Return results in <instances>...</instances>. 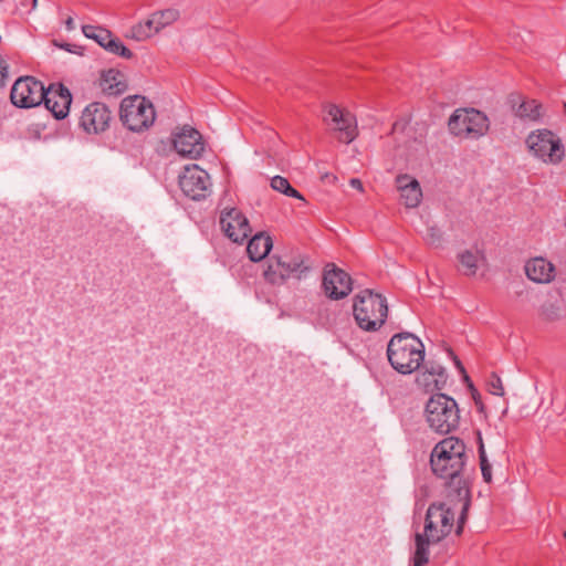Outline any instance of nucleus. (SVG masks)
<instances>
[{"mask_svg": "<svg viewBox=\"0 0 566 566\" xmlns=\"http://www.w3.org/2000/svg\"><path fill=\"white\" fill-rule=\"evenodd\" d=\"M558 311H559V308L557 306H555L552 303H548V304H544L541 307V315L544 319L553 322L558 318V316H559Z\"/></svg>", "mask_w": 566, "mask_h": 566, "instance_id": "obj_32", "label": "nucleus"}, {"mask_svg": "<svg viewBox=\"0 0 566 566\" xmlns=\"http://www.w3.org/2000/svg\"><path fill=\"white\" fill-rule=\"evenodd\" d=\"M354 318L363 331L376 332L385 324L388 304L384 295L366 289L354 297Z\"/></svg>", "mask_w": 566, "mask_h": 566, "instance_id": "obj_4", "label": "nucleus"}, {"mask_svg": "<svg viewBox=\"0 0 566 566\" xmlns=\"http://www.w3.org/2000/svg\"><path fill=\"white\" fill-rule=\"evenodd\" d=\"M486 385H488V390L490 394L495 395V396L504 395V388L502 385V380H501L500 376H497L495 373H492L490 375Z\"/></svg>", "mask_w": 566, "mask_h": 566, "instance_id": "obj_31", "label": "nucleus"}, {"mask_svg": "<svg viewBox=\"0 0 566 566\" xmlns=\"http://www.w3.org/2000/svg\"><path fill=\"white\" fill-rule=\"evenodd\" d=\"M273 242L269 234L260 232L253 235L247 247V253L251 261L259 262L270 253Z\"/></svg>", "mask_w": 566, "mask_h": 566, "instance_id": "obj_24", "label": "nucleus"}, {"mask_svg": "<svg viewBox=\"0 0 566 566\" xmlns=\"http://www.w3.org/2000/svg\"><path fill=\"white\" fill-rule=\"evenodd\" d=\"M448 381V374L440 364L429 361L424 365V369L418 374L416 382L426 392L442 390Z\"/></svg>", "mask_w": 566, "mask_h": 566, "instance_id": "obj_19", "label": "nucleus"}, {"mask_svg": "<svg viewBox=\"0 0 566 566\" xmlns=\"http://www.w3.org/2000/svg\"><path fill=\"white\" fill-rule=\"evenodd\" d=\"M209 175L197 165L186 167L179 176V187L192 200L205 199L209 193Z\"/></svg>", "mask_w": 566, "mask_h": 566, "instance_id": "obj_13", "label": "nucleus"}, {"mask_svg": "<svg viewBox=\"0 0 566 566\" xmlns=\"http://www.w3.org/2000/svg\"><path fill=\"white\" fill-rule=\"evenodd\" d=\"M424 417L428 426L437 433L448 434L460 424V410L457 401L442 392L432 395L426 403Z\"/></svg>", "mask_w": 566, "mask_h": 566, "instance_id": "obj_5", "label": "nucleus"}, {"mask_svg": "<svg viewBox=\"0 0 566 566\" xmlns=\"http://www.w3.org/2000/svg\"><path fill=\"white\" fill-rule=\"evenodd\" d=\"M307 270L301 256L274 254L268 259L263 275L270 284L282 285L291 276L301 279Z\"/></svg>", "mask_w": 566, "mask_h": 566, "instance_id": "obj_9", "label": "nucleus"}, {"mask_svg": "<svg viewBox=\"0 0 566 566\" xmlns=\"http://www.w3.org/2000/svg\"><path fill=\"white\" fill-rule=\"evenodd\" d=\"M470 387V390H471V396H472V399L474 400V403L476 406V409L480 413H484L485 415V406L484 403L482 402V398H481V395L480 392L478 391V389H475L473 387L472 384L469 385Z\"/></svg>", "mask_w": 566, "mask_h": 566, "instance_id": "obj_34", "label": "nucleus"}, {"mask_svg": "<svg viewBox=\"0 0 566 566\" xmlns=\"http://www.w3.org/2000/svg\"><path fill=\"white\" fill-rule=\"evenodd\" d=\"M564 107H565V109H566V102L564 103Z\"/></svg>", "mask_w": 566, "mask_h": 566, "instance_id": "obj_43", "label": "nucleus"}, {"mask_svg": "<svg viewBox=\"0 0 566 566\" xmlns=\"http://www.w3.org/2000/svg\"><path fill=\"white\" fill-rule=\"evenodd\" d=\"M113 114L102 102H92L84 107L80 117V126L87 134H101L109 128Z\"/></svg>", "mask_w": 566, "mask_h": 566, "instance_id": "obj_12", "label": "nucleus"}, {"mask_svg": "<svg viewBox=\"0 0 566 566\" xmlns=\"http://www.w3.org/2000/svg\"><path fill=\"white\" fill-rule=\"evenodd\" d=\"M32 1H33V7H35V6H36V1H38V0H32Z\"/></svg>", "mask_w": 566, "mask_h": 566, "instance_id": "obj_42", "label": "nucleus"}, {"mask_svg": "<svg viewBox=\"0 0 566 566\" xmlns=\"http://www.w3.org/2000/svg\"><path fill=\"white\" fill-rule=\"evenodd\" d=\"M454 513L446 503H431L427 510L423 533H416L413 566H426L429 562V545L444 539L452 531Z\"/></svg>", "mask_w": 566, "mask_h": 566, "instance_id": "obj_2", "label": "nucleus"}, {"mask_svg": "<svg viewBox=\"0 0 566 566\" xmlns=\"http://www.w3.org/2000/svg\"><path fill=\"white\" fill-rule=\"evenodd\" d=\"M156 117L153 104L143 96L125 97L119 107V119L127 129L142 132L153 125Z\"/></svg>", "mask_w": 566, "mask_h": 566, "instance_id": "obj_7", "label": "nucleus"}, {"mask_svg": "<svg viewBox=\"0 0 566 566\" xmlns=\"http://www.w3.org/2000/svg\"><path fill=\"white\" fill-rule=\"evenodd\" d=\"M349 185H350L353 188H355V189H357V190H359V191H363V190H364L363 182H361V181H360V179H358V178H352V179L349 180Z\"/></svg>", "mask_w": 566, "mask_h": 566, "instance_id": "obj_39", "label": "nucleus"}, {"mask_svg": "<svg viewBox=\"0 0 566 566\" xmlns=\"http://www.w3.org/2000/svg\"><path fill=\"white\" fill-rule=\"evenodd\" d=\"M325 178H327V180H331V179H332L333 181H335V180L337 179V178H336V176H334V175H328V174H326V175H325Z\"/></svg>", "mask_w": 566, "mask_h": 566, "instance_id": "obj_41", "label": "nucleus"}, {"mask_svg": "<svg viewBox=\"0 0 566 566\" xmlns=\"http://www.w3.org/2000/svg\"><path fill=\"white\" fill-rule=\"evenodd\" d=\"M449 354L450 356L452 357L453 361H454V365L455 367L464 375V378L465 380H469V377L465 373V369L461 363V360L458 358V356L454 355V353L452 352V349H449Z\"/></svg>", "mask_w": 566, "mask_h": 566, "instance_id": "obj_36", "label": "nucleus"}, {"mask_svg": "<svg viewBox=\"0 0 566 566\" xmlns=\"http://www.w3.org/2000/svg\"><path fill=\"white\" fill-rule=\"evenodd\" d=\"M151 15L157 24L156 29L160 31L176 22L180 17V12L175 8H168L165 10L156 11L151 13Z\"/></svg>", "mask_w": 566, "mask_h": 566, "instance_id": "obj_27", "label": "nucleus"}, {"mask_svg": "<svg viewBox=\"0 0 566 566\" xmlns=\"http://www.w3.org/2000/svg\"><path fill=\"white\" fill-rule=\"evenodd\" d=\"M507 104L515 117L523 122L536 123L544 115L543 105L536 99L523 97L518 93H511Z\"/></svg>", "mask_w": 566, "mask_h": 566, "instance_id": "obj_17", "label": "nucleus"}, {"mask_svg": "<svg viewBox=\"0 0 566 566\" xmlns=\"http://www.w3.org/2000/svg\"><path fill=\"white\" fill-rule=\"evenodd\" d=\"M479 439H480V446H479L480 467H481V470H483L484 467H491V464L488 461V458H486V454H485V450H484V446H483L481 437Z\"/></svg>", "mask_w": 566, "mask_h": 566, "instance_id": "obj_35", "label": "nucleus"}, {"mask_svg": "<svg viewBox=\"0 0 566 566\" xmlns=\"http://www.w3.org/2000/svg\"><path fill=\"white\" fill-rule=\"evenodd\" d=\"M554 265L544 258H534L526 262L525 273L536 283H548L554 279Z\"/></svg>", "mask_w": 566, "mask_h": 566, "instance_id": "obj_23", "label": "nucleus"}, {"mask_svg": "<svg viewBox=\"0 0 566 566\" xmlns=\"http://www.w3.org/2000/svg\"><path fill=\"white\" fill-rule=\"evenodd\" d=\"M525 144L530 153L544 164L558 165L565 157L562 139L551 129L541 128L531 132Z\"/></svg>", "mask_w": 566, "mask_h": 566, "instance_id": "obj_6", "label": "nucleus"}, {"mask_svg": "<svg viewBox=\"0 0 566 566\" xmlns=\"http://www.w3.org/2000/svg\"><path fill=\"white\" fill-rule=\"evenodd\" d=\"M464 442L455 437H448L438 442L430 454V465L433 474L449 480L447 491L458 489V482H469L463 475L468 460Z\"/></svg>", "mask_w": 566, "mask_h": 566, "instance_id": "obj_1", "label": "nucleus"}, {"mask_svg": "<svg viewBox=\"0 0 566 566\" xmlns=\"http://www.w3.org/2000/svg\"><path fill=\"white\" fill-rule=\"evenodd\" d=\"M45 107L57 119H63L69 115L72 104V94L70 90L62 83H51L43 98Z\"/></svg>", "mask_w": 566, "mask_h": 566, "instance_id": "obj_16", "label": "nucleus"}, {"mask_svg": "<svg viewBox=\"0 0 566 566\" xmlns=\"http://www.w3.org/2000/svg\"><path fill=\"white\" fill-rule=\"evenodd\" d=\"M44 84L33 76H21L12 85L10 92L11 103L20 108L39 106L45 98Z\"/></svg>", "mask_w": 566, "mask_h": 566, "instance_id": "obj_10", "label": "nucleus"}, {"mask_svg": "<svg viewBox=\"0 0 566 566\" xmlns=\"http://www.w3.org/2000/svg\"><path fill=\"white\" fill-rule=\"evenodd\" d=\"M156 25L157 24L150 14V17L144 22L133 25L127 36L136 41H145L159 32V30L156 29Z\"/></svg>", "mask_w": 566, "mask_h": 566, "instance_id": "obj_25", "label": "nucleus"}, {"mask_svg": "<svg viewBox=\"0 0 566 566\" xmlns=\"http://www.w3.org/2000/svg\"><path fill=\"white\" fill-rule=\"evenodd\" d=\"M459 262L463 268V274L468 276L475 275L478 271V255L470 250H465L458 255Z\"/></svg>", "mask_w": 566, "mask_h": 566, "instance_id": "obj_28", "label": "nucleus"}, {"mask_svg": "<svg viewBox=\"0 0 566 566\" xmlns=\"http://www.w3.org/2000/svg\"><path fill=\"white\" fill-rule=\"evenodd\" d=\"M426 241L429 245L439 248L442 245L443 232L441 231L440 228L436 226L429 227L426 235Z\"/></svg>", "mask_w": 566, "mask_h": 566, "instance_id": "obj_30", "label": "nucleus"}, {"mask_svg": "<svg viewBox=\"0 0 566 566\" xmlns=\"http://www.w3.org/2000/svg\"><path fill=\"white\" fill-rule=\"evenodd\" d=\"M396 184L398 190L400 191L401 202L407 208L418 207L422 198V191L419 181L409 175H399L396 178Z\"/></svg>", "mask_w": 566, "mask_h": 566, "instance_id": "obj_20", "label": "nucleus"}, {"mask_svg": "<svg viewBox=\"0 0 566 566\" xmlns=\"http://www.w3.org/2000/svg\"><path fill=\"white\" fill-rule=\"evenodd\" d=\"M481 472L484 482L490 483L492 481V467H484Z\"/></svg>", "mask_w": 566, "mask_h": 566, "instance_id": "obj_38", "label": "nucleus"}, {"mask_svg": "<svg viewBox=\"0 0 566 566\" xmlns=\"http://www.w3.org/2000/svg\"><path fill=\"white\" fill-rule=\"evenodd\" d=\"M290 186H291V184L285 177L274 176L271 179L272 189H274L279 192L285 193Z\"/></svg>", "mask_w": 566, "mask_h": 566, "instance_id": "obj_33", "label": "nucleus"}, {"mask_svg": "<svg viewBox=\"0 0 566 566\" xmlns=\"http://www.w3.org/2000/svg\"><path fill=\"white\" fill-rule=\"evenodd\" d=\"M387 357L396 371L409 375L418 370L423 363L424 345L412 333H398L388 343Z\"/></svg>", "mask_w": 566, "mask_h": 566, "instance_id": "obj_3", "label": "nucleus"}, {"mask_svg": "<svg viewBox=\"0 0 566 566\" xmlns=\"http://www.w3.org/2000/svg\"><path fill=\"white\" fill-rule=\"evenodd\" d=\"M172 144L179 155L192 159L199 158L205 151L202 135L190 126H184L180 132L176 133Z\"/></svg>", "mask_w": 566, "mask_h": 566, "instance_id": "obj_15", "label": "nucleus"}, {"mask_svg": "<svg viewBox=\"0 0 566 566\" xmlns=\"http://www.w3.org/2000/svg\"><path fill=\"white\" fill-rule=\"evenodd\" d=\"M220 226L224 235L234 243H242L252 232L247 217L238 208L223 209Z\"/></svg>", "mask_w": 566, "mask_h": 566, "instance_id": "obj_14", "label": "nucleus"}, {"mask_svg": "<svg viewBox=\"0 0 566 566\" xmlns=\"http://www.w3.org/2000/svg\"><path fill=\"white\" fill-rule=\"evenodd\" d=\"M82 32L86 38L98 43L103 49L106 48V42L113 36V33L108 29L97 25H83Z\"/></svg>", "mask_w": 566, "mask_h": 566, "instance_id": "obj_26", "label": "nucleus"}, {"mask_svg": "<svg viewBox=\"0 0 566 566\" xmlns=\"http://www.w3.org/2000/svg\"><path fill=\"white\" fill-rule=\"evenodd\" d=\"M99 87L103 93L117 96L127 90L126 76L116 69H109L101 72Z\"/></svg>", "mask_w": 566, "mask_h": 566, "instance_id": "obj_22", "label": "nucleus"}, {"mask_svg": "<svg viewBox=\"0 0 566 566\" xmlns=\"http://www.w3.org/2000/svg\"><path fill=\"white\" fill-rule=\"evenodd\" d=\"M322 289L327 298L343 300L353 291V279L336 264L328 263L323 271Z\"/></svg>", "mask_w": 566, "mask_h": 566, "instance_id": "obj_11", "label": "nucleus"}, {"mask_svg": "<svg viewBox=\"0 0 566 566\" xmlns=\"http://www.w3.org/2000/svg\"><path fill=\"white\" fill-rule=\"evenodd\" d=\"M448 126L451 134L458 137L478 139L489 132L490 122L479 109L460 108L450 116Z\"/></svg>", "mask_w": 566, "mask_h": 566, "instance_id": "obj_8", "label": "nucleus"}, {"mask_svg": "<svg viewBox=\"0 0 566 566\" xmlns=\"http://www.w3.org/2000/svg\"><path fill=\"white\" fill-rule=\"evenodd\" d=\"M284 195L292 197V198L300 199V200H304V197L302 196V193L300 191H297L295 188H293L292 186L289 187V189L286 190V192Z\"/></svg>", "mask_w": 566, "mask_h": 566, "instance_id": "obj_37", "label": "nucleus"}, {"mask_svg": "<svg viewBox=\"0 0 566 566\" xmlns=\"http://www.w3.org/2000/svg\"><path fill=\"white\" fill-rule=\"evenodd\" d=\"M327 115L331 117L334 128L339 132V142L349 144L356 138V119L349 112L331 104L327 106Z\"/></svg>", "mask_w": 566, "mask_h": 566, "instance_id": "obj_18", "label": "nucleus"}, {"mask_svg": "<svg viewBox=\"0 0 566 566\" xmlns=\"http://www.w3.org/2000/svg\"><path fill=\"white\" fill-rule=\"evenodd\" d=\"M447 497L450 500V502H461L462 507L460 515L458 517V525H457V535H460L463 531V526L468 518V512L471 505V491L469 482L460 481L458 482V489H454V491H447Z\"/></svg>", "mask_w": 566, "mask_h": 566, "instance_id": "obj_21", "label": "nucleus"}, {"mask_svg": "<svg viewBox=\"0 0 566 566\" xmlns=\"http://www.w3.org/2000/svg\"><path fill=\"white\" fill-rule=\"evenodd\" d=\"M105 50L112 54L122 56L124 59H132L134 53L126 46L124 43L116 36H112L108 42H106Z\"/></svg>", "mask_w": 566, "mask_h": 566, "instance_id": "obj_29", "label": "nucleus"}, {"mask_svg": "<svg viewBox=\"0 0 566 566\" xmlns=\"http://www.w3.org/2000/svg\"><path fill=\"white\" fill-rule=\"evenodd\" d=\"M564 537L566 538V532L564 533Z\"/></svg>", "mask_w": 566, "mask_h": 566, "instance_id": "obj_44", "label": "nucleus"}, {"mask_svg": "<svg viewBox=\"0 0 566 566\" xmlns=\"http://www.w3.org/2000/svg\"><path fill=\"white\" fill-rule=\"evenodd\" d=\"M65 25L69 31H72L75 29L74 20L71 17L65 21Z\"/></svg>", "mask_w": 566, "mask_h": 566, "instance_id": "obj_40", "label": "nucleus"}]
</instances>
